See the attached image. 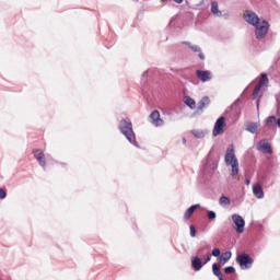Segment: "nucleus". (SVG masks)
<instances>
[{
    "mask_svg": "<svg viewBox=\"0 0 280 280\" xmlns=\"http://www.w3.org/2000/svg\"><path fill=\"white\" fill-rule=\"evenodd\" d=\"M119 130L124 137H126L127 141L131 143L132 145H138L137 143V136L135 135V130L132 129V121L130 118L126 117L122 119V121L119 124Z\"/></svg>",
    "mask_w": 280,
    "mask_h": 280,
    "instance_id": "obj_1",
    "label": "nucleus"
},
{
    "mask_svg": "<svg viewBox=\"0 0 280 280\" xmlns=\"http://www.w3.org/2000/svg\"><path fill=\"white\" fill-rule=\"evenodd\" d=\"M225 163L226 165H231L232 167V177L237 178V174H240V162L237 161V158L235 156V150L228 149L225 153Z\"/></svg>",
    "mask_w": 280,
    "mask_h": 280,
    "instance_id": "obj_2",
    "label": "nucleus"
},
{
    "mask_svg": "<svg viewBox=\"0 0 280 280\" xmlns=\"http://www.w3.org/2000/svg\"><path fill=\"white\" fill-rule=\"evenodd\" d=\"M236 261L238 262L242 270H248V268L253 267L255 259H253V257H250V255L243 253L236 257Z\"/></svg>",
    "mask_w": 280,
    "mask_h": 280,
    "instance_id": "obj_3",
    "label": "nucleus"
},
{
    "mask_svg": "<svg viewBox=\"0 0 280 280\" xmlns=\"http://www.w3.org/2000/svg\"><path fill=\"white\" fill-rule=\"evenodd\" d=\"M269 27L270 25L268 24V21L262 20L261 22H258L257 26H255L256 38L258 40L264 39V37L268 35Z\"/></svg>",
    "mask_w": 280,
    "mask_h": 280,
    "instance_id": "obj_4",
    "label": "nucleus"
},
{
    "mask_svg": "<svg viewBox=\"0 0 280 280\" xmlns=\"http://www.w3.org/2000/svg\"><path fill=\"white\" fill-rule=\"evenodd\" d=\"M232 222L234 224V229L238 235L244 233V226H246V221L240 214H232Z\"/></svg>",
    "mask_w": 280,
    "mask_h": 280,
    "instance_id": "obj_5",
    "label": "nucleus"
},
{
    "mask_svg": "<svg viewBox=\"0 0 280 280\" xmlns=\"http://www.w3.org/2000/svg\"><path fill=\"white\" fill-rule=\"evenodd\" d=\"M243 19L246 23L253 25V27H257L259 24V16L253 11H247L246 14L243 15Z\"/></svg>",
    "mask_w": 280,
    "mask_h": 280,
    "instance_id": "obj_6",
    "label": "nucleus"
},
{
    "mask_svg": "<svg viewBox=\"0 0 280 280\" xmlns=\"http://www.w3.org/2000/svg\"><path fill=\"white\" fill-rule=\"evenodd\" d=\"M225 118L224 116H221L214 124V128L212 130V135L213 137H218V135H222V132H224V126H226V124L224 122Z\"/></svg>",
    "mask_w": 280,
    "mask_h": 280,
    "instance_id": "obj_7",
    "label": "nucleus"
},
{
    "mask_svg": "<svg viewBox=\"0 0 280 280\" xmlns=\"http://www.w3.org/2000/svg\"><path fill=\"white\" fill-rule=\"evenodd\" d=\"M34 159L39 163L40 167H46L45 153L40 149L33 150Z\"/></svg>",
    "mask_w": 280,
    "mask_h": 280,
    "instance_id": "obj_8",
    "label": "nucleus"
},
{
    "mask_svg": "<svg viewBox=\"0 0 280 280\" xmlns=\"http://www.w3.org/2000/svg\"><path fill=\"white\" fill-rule=\"evenodd\" d=\"M150 119L153 126H156V128H159V126H163L164 124L163 119H161V113H159V110H153L150 114Z\"/></svg>",
    "mask_w": 280,
    "mask_h": 280,
    "instance_id": "obj_9",
    "label": "nucleus"
},
{
    "mask_svg": "<svg viewBox=\"0 0 280 280\" xmlns=\"http://www.w3.org/2000/svg\"><path fill=\"white\" fill-rule=\"evenodd\" d=\"M257 150L264 152V154H272V147L266 140L258 142Z\"/></svg>",
    "mask_w": 280,
    "mask_h": 280,
    "instance_id": "obj_10",
    "label": "nucleus"
},
{
    "mask_svg": "<svg viewBox=\"0 0 280 280\" xmlns=\"http://www.w3.org/2000/svg\"><path fill=\"white\" fill-rule=\"evenodd\" d=\"M196 75L201 82H209L211 80V72L209 70H197Z\"/></svg>",
    "mask_w": 280,
    "mask_h": 280,
    "instance_id": "obj_11",
    "label": "nucleus"
},
{
    "mask_svg": "<svg viewBox=\"0 0 280 280\" xmlns=\"http://www.w3.org/2000/svg\"><path fill=\"white\" fill-rule=\"evenodd\" d=\"M183 45H187L195 54H198L200 60H205V54H202V49L198 45H191L189 42H183Z\"/></svg>",
    "mask_w": 280,
    "mask_h": 280,
    "instance_id": "obj_12",
    "label": "nucleus"
},
{
    "mask_svg": "<svg viewBox=\"0 0 280 280\" xmlns=\"http://www.w3.org/2000/svg\"><path fill=\"white\" fill-rule=\"evenodd\" d=\"M191 266L195 272H198L199 270H202V266H205V264L198 256H195L191 258Z\"/></svg>",
    "mask_w": 280,
    "mask_h": 280,
    "instance_id": "obj_13",
    "label": "nucleus"
},
{
    "mask_svg": "<svg viewBox=\"0 0 280 280\" xmlns=\"http://www.w3.org/2000/svg\"><path fill=\"white\" fill-rule=\"evenodd\" d=\"M245 130L247 132H250L252 135H257V130H259V124L258 122H247L245 125Z\"/></svg>",
    "mask_w": 280,
    "mask_h": 280,
    "instance_id": "obj_14",
    "label": "nucleus"
},
{
    "mask_svg": "<svg viewBox=\"0 0 280 280\" xmlns=\"http://www.w3.org/2000/svg\"><path fill=\"white\" fill-rule=\"evenodd\" d=\"M253 194L256 198H259V199L264 198V187H261L260 184H255L253 186Z\"/></svg>",
    "mask_w": 280,
    "mask_h": 280,
    "instance_id": "obj_15",
    "label": "nucleus"
},
{
    "mask_svg": "<svg viewBox=\"0 0 280 280\" xmlns=\"http://www.w3.org/2000/svg\"><path fill=\"white\" fill-rule=\"evenodd\" d=\"M198 208H200V203L189 207L184 213V219L189 220L191 218V215L194 214V211H196Z\"/></svg>",
    "mask_w": 280,
    "mask_h": 280,
    "instance_id": "obj_16",
    "label": "nucleus"
},
{
    "mask_svg": "<svg viewBox=\"0 0 280 280\" xmlns=\"http://www.w3.org/2000/svg\"><path fill=\"white\" fill-rule=\"evenodd\" d=\"M209 104H211V100L209 98V96H203L199 102H198V110H202L203 108H206V106H209Z\"/></svg>",
    "mask_w": 280,
    "mask_h": 280,
    "instance_id": "obj_17",
    "label": "nucleus"
},
{
    "mask_svg": "<svg viewBox=\"0 0 280 280\" xmlns=\"http://www.w3.org/2000/svg\"><path fill=\"white\" fill-rule=\"evenodd\" d=\"M211 12L214 14V16H222V11H220L218 7V1L211 2Z\"/></svg>",
    "mask_w": 280,
    "mask_h": 280,
    "instance_id": "obj_18",
    "label": "nucleus"
},
{
    "mask_svg": "<svg viewBox=\"0 0 280 280\" xmlns=\"http://www.w3.org/2000/svg\"><path fill=\"white\" fill-rule=\"evenodd\" d=\"M191 135H194V137L196 139H205L207 131L205 130H197V129H192L191 130Z\"/></svg>",
    "mask_w": 280,
    "mask_h": 280,
    "instance_id": "obj_19",
    "label": "nucleus"
},
{
    "mask_svg": "<svg viewBox=\"0 0 280 280\" xmlns=\"http://www.w3.org/2000/svg\"><path fill=\"white\" fill-rule=\"evenodd\" d=\"M185 104H186V106H188V108H191V110H194V108H196V101L194 98H191L190 96L185 97Z\"/></svg>",
    "mask_w": 280,
    "mask_h": 280,
    "instance_id": "obj_20",
    "label": "nucleus"
},
{
    "mask_svg": "<svg viewBox=\"0 0 280 280\" xmlns=\"http://www.w3.org/2000/svg\"><path fill=\"white\" fill-rule=\"evenodd\" d=\"M266 125H267L269 128H275V126H277V117H275V116H269V117H267V119H266Z\"/></svg>",
    "mask_w": 280,
    "mask_h": 280,
    "instance_id": "obj_21",
    "label": "nucleus"
},
{
    "mask_svg": "<svg viewBox=\"0 0 280 280\" xmlns=\"http://www.w3.org/2000/svg\"><path fill=\"white\" fill-rule=\"evenodd\" d=\"M233 256V254L231 252H224L221 256H220V261L224 264H226V261H229V259H231V257Z\"/></svg>",
    "mask_w": 280,
    "mask_h": 280,
    "instance_id": "obj_22",
    "label": "nucleus"
},
{
    "mask_svg": "<svg viewBox=\"0 0 280 280\" xmlns=\"http://www.w3.org/2000/svg\"><path fill=\"white\" fill-rule=\"evenodd\" d=\"M266 84H268V74L261 73L258 86H266Z\"/></svg>",
    "mask_w": 280,
    "mask_h": 280,
    "instance_id": "obj_23",
    "label": "nucleus"
},
{
    "mask_svg": "<svg viewBox=\"0 0 280 280\" xmlns=\"http://www.w3.org/2000/svg\"><path fill=\"white\" fill-rule=\"evenodd\" d=\"M219 205H221L223 207H229L231 205V199H229V197H226V196H222L219 199Z\"/></svg>",
    "mask_w": 280,
    "mask_h": 280,
    "instance_id": "obj_24",
    "label": "nucleus"
},
{
    "mask_svg": "<svg viewBox=\"0 0 280 280\" xmlns=\"http://www.w3.org/2000/svg\"><path fill=\"white\" fill-rule=\"evenodd\" d=\"M212 272L214 277H218V278L222 277V271L220 270V267H218V264L215 262L212 265Z\"/></svg>",
    "mask_w": 280,
    "mask_h": 280,
    "instance_id": "obj_25",
    "label": "nucleus"
},
{
    "mask_svg": "<svg viewBox=\"0 0 280 280\" xmlns=\"http://www.w3.org/2000/svg\"><path fill=\"white\" fill-rule=\"evenodd\" d=\"M259 91H261V85L257 84L252 94L253 100H257V97H259Z\"/></svg>",
    "mask_w": 280,
    "mask_h": 280,
    "instance_id": "obj_26",
    "label": "nucleus"
},
{
    "mask_svg": "<svg viewBox=\"0 0 280 280\" xmlns=\"http://www.w3.org/2000/svg\"><path fill=\"white\" fill-rule=\"evenodd\" d=\"M224 273L225 275H233V273H235V268L234 267H225L224 268Z\"/></svg>",
    "mask_w": 280,
    "mask_h": 280,
    "instance_id": "obj_27",
    "label": "nucleus"
},
{
    "mask_svg": "<svg viewBox=\"0 0 280 280\" xmlns=\"http://www.w3.org/2000/svg\"><path fill=\"white\" fill-rule=\"evenodd\" d=\"M209 248H211L209 245L202 246L198 249L197 254L202 255V253H205V250H209Z\"/></svg>",
    "mask_w": 280,
    "mask_h": 280,
    "instance_id": "obj_28",
    "label": "nucleus"
},
{
    "mask_svg": "<svg viewBox=\"0 0 280 280\" xmlns=\"http://www.w3.org/2000/svg\"><path fill=\"white\" fill-rule=\"evenodd\" d=\"M7 196L8 192L3 188H0V200H5Z\"/></svg>",
    "mask_w": 280,
    "mask_h": 280,
    "instance_id": "obj_29",
    "label": "nucleus"
},
{
    "mask_svg": "<svg viewBox=\"0 0 280 280\" xmlns=\"http://www.w3.org/2000/svg\"><path fill=\"white\" fill-rule=\"evenodd\" d=\"M205 261H203V266L206 264H209V261H211V254L210 253H207L206 256L203 257Z\"/></svg>",
    "mask_w": 280,
    "mask_h": 280,
    "instance_id": "obj_30",
    "label": "nucleus"
},
{
    "mask_svg": "<svg viewBox=\"0 0 280 280\" xmlns=\"http://www.w3.org/2000/svg\"><path fill=\"white\" fill-rule=\"evenodd\" d=\"M208 218H209V220H215V211H209L208 212Z\"/></svg>",
    "mask_w": 280,
    "mask_h": 280,
    "instance_id": "obj_31",
    "label": "nucleus"
},
{
    "mask_svg": "<svg viewBox=\"0 0 280 280\" xmlns=\"http://www.w3.org/2000/svg\"><path fill=\"white\" fill-rule=\"evenodd\" d=\"M220 255H221L220 249H218V248L212 249V256L213 257H220Z\"/></svg>",
    "mask_w": 280,
    "mask_h": 280,
    "instance_id": "obj_32",
    "label": "nucleus"
},
{
    "mask_svg": "<svg viewBox=\"0 0 280 280\" xmlns=\"http://www.w3.org/2000/svg\"><path fill=\"white\" fill-rule=\"evenodd\" d=\"M190 236L196 237V226L190 225Z\"/></svg>",
    "mask_w": 280,
    "mask_h": 280,
    "instance_id": "obj_33",
    "label": "nucleus"
},
{
    "mask_svg": "<svg viewBox=\"0 0 280 280\" xmlns=\"http://www.w3.org/2000/svg\"><path fill=\"white\" fill-rule=\"evenodd\" d=\"M261 102V98L259 97V98H257V102H256V106H257V108H259V103Z\"/></svg>",
    "mask_w": 280,
    "mask_h": 280,
    "instance_id": "obj_34",
    "label": "nucleus"
},
{
    "mask_svg": "<svg viewBox=\"0 0 280 280\" xmlns=\"http://www.w3.org/2000/svg\"><path fill=\"white\" fill-rule=\"evenodd\" d=\"M276 125L280 128V118L276 119Z\"/></svg>",
    "mask_w": 280,
    "mask_h": 280,
    "instance_id": "obj_35",
    "label": "nucleus"
},
{
    "mask_svg": "<svg viewBox=\"0 0 280 280\" xmlns=\"http://www.w3.org/2000/svg\"><path fill=\"white\" fill-rule=\"evenodd\" d=\"M175 3H178V4H180V3H183V0H173Z\"/></svg>",
    "mask_w": 280,
    "mask_h": 280,
    "instance_id": "obj_36",
    "label": "nucleus"
},
{
    "mask_svg": "<svg viewBox=\"0 0 280 280\" xmlns=\"http://www.w3.org/2000/svg\"><path fill=\"white\" fill-rule=\"evenodd\" d=\"M143 78H148V71L143 72Z\"/></svg>",
    "mask_w": 280,
    "mask_h": 280,
    "instance_id": "obj_37",
    "label": "nucleus"
},
{
    "mask_svg": "<svg viewBox=\"0 0 280 280\" xmlns=\"http://www.w3.org/2000/svg\"><path fill=\"white\" fill-rule=\"evenodd\" d=\"M183 143H187V139L186 138H183Z\"/></svg>",
    "mask_w": 280,
    "mask_h": 280,
    "instance_id": "obj_38",
    "label": "nucleus"
},
{
    "mask_svg": "<svg viewBox=\"0 0 280 280\" xmlns=\"http://www.w3.org/2000/svg\"><path fill=\"white\" fill-rule=\"evenodd\" d=\"M218 279H219V280H224V278H222V276H221V277H219Z\"/></svg>",
    "mask_w": 280,
    "mask_h": 280,
    "instance_id": "obj_39",
    "label": "nucleus"
},
{
    "mask_svg": "<svg viewBox=\"0 0 280 280\" xmlns=\"http://www.w3.org/2000/svg\"><path fill=\"white\" fill-rule=\"evenodd\" d=\"M247 185H250V180H246Z\"/></svg>",
    "mask_w": 280,
    "mask_h": 280,
    "instance_id": "obj_40",
    "label": "nucleus"
},
{
    "mask_svg": "<svg viewBox=\"0 0 280 280\" xmlns=\"http://www.w3.org/2000/svg\"><path fill=\"white\" fill-rule=\"evenodd\" d=\"M162 1H167V0H162Z\"/></svg>",
    "mask_w": 280,
    "mask_h": 280,
    "instance_id": "obj_41",
    "label": "nucleus"
}]
</instances>
